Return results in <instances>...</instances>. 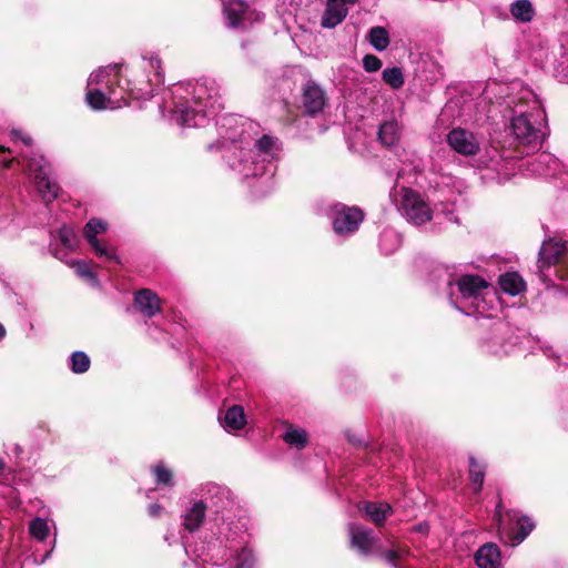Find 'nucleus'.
Listing matches in <instances>:
<instances>
[{
    "label": "nucleus",
    "mask_w": 568,
    "mask_h": 568,
    "mask_svg": "<svg viewBox=\"0 0 568 568\" xmlns=\"http://www.w3.org/2000/svg\"><path fill=\"white\" fill-rule=\"evenodd\" d=\"M333 212L332 227L341 236H347L357 232L365 219L364 211L356 205L348 206L337 203L334 205Z\"/></svg>",
    "instance_id": "obj_2"
},
{
    "label": "nucleus",
    "mask_w": 568,
    "mask_h": 568,
    "mask_svg": "<svg viewBox=\"0 0 568 568\" xmlns=\"http://www.w3.org/2000/svg\"><path fill=\"white\" fill-rule=\"evenodd\" d=\"M207 506L203 500H197L184 515L183 526L189 532L197 531L204 523Z\"/></svg>",
    "instance_id": "obj_14"
},
{
    "label": "nucleus",
    "mask_w": 568,
    "mask_h": 568,
    "mask_svg": "<svg viewBox=\"0 0 568 568\" xmlns=\"http://www.w3.org/2000/svg\"><path fill=\"white\" fill-rule=\"evenodd\" d=\"M10 162H11V161H9V162H7V163H6V168H10Z\"/></svg>",
    "instance_id": "obj_47"
},
{
    "label": "nucleus",
    "mask_w": 568,
    "mask_h": 568,
    "mask_svg": "<svg viewBox=\"0 0 568 568\" xmlns=\"http://www.w3.org/2000/svg\"><path fill=\"white\" fill-rule=\"evenodd\" d=\"M498 284L503 292L515 296L525 291V282L516 272H508L499 275Z\"/></svg>",
    "instance_id": "obj_15"
},
{
    "label": "nucleus",
    "mask_w": 568,
    "mask_h": 568,
    "mask_svg": "<svg viewBox=\"0 0 568 568\" xmlns=\"http://www.w3.org/2000/svg\"><path fill=\"white\" fill-rule=\"evenodd\" d=\"M513 17L521 22H530L534 18L535 10L529 0H517L510 7Z\"/></svg>",
    "instance_id": "obj_21"
},
{
    "label": "nucleus",
    "mask_w": 568,
    "mask_h": 568,
    "mask_svg": "<svg viewBox=\"0 0 568 568\" xmlns=\"http://www.w3.org/2000/svg\"><path fill=\"white\" fill-rule=\"evenodd\" d=\"M97 78L98 83H105V95L108 97V101L113 102V97L114 101H119V99L116 98V88L119 87L118 71H115L114 74L102 71L97 75Z\"/></svg>",
    "instance_id": "obj_24"
},
{
    "label": "nucleus",
    "mask_w": 568,
    "mask_h": 568,
    "mask_svg": "<svg viewBox=\"0 0 568 568\" xmlns=\"http://www.w3.org/2000/svg\"><path fill=\"white\" fill-rule=\"evenodd\" d=\"M224 426L234 430L242 429L246 424L244 409L240 405H233L224 415Z\"/></svg>",
    "instance_id": "obj_20"
},
{
    "label": "nucleus",
    "mask_w": 568,
    "mask_h": 568,
    "mask_svg": "<svg viewBox=\"0 0 568 568\" xmlns=\"http://www.w3.org/2000/svg\"><path fill=\"white\" fill-rule=\"evenodd\" d=\"M347 12L348 9L343 3L337 0H328L322 17V27L328 29L336 27L346 18Z\"/></svg>",
    "instance_id": "obj_13"
},
{
    "label": "nucleus",
    "mask_w": 568,
    "mask_h": 568,
    "mask_svg": "<svg viewBox=\"0 0 568 568\" xmlns=\"http://www.w3.org/2000/svg\"><path fill=\"white\" fill-rule=\"evenodd\" d=\"M495 515L500 518L501 517V500L498 501L497 506H496V513Z\"/></svg>",
    "instance_id": "obj_41"
},
{
    "label": "nucleus",
    "mask_w": 568,
    "mask_h": 568,
    "mask_svg": "<svg viewBox=\"0 0 568 568\" xmlns=\"http://www.w3.org/2000/svg\"><path fill=\"white\" fill-rule=\"evenodd\" d=\"M196 116V112L191 108H183L178 111L176 122L181 126H194L196 123L194 119Z\"/></svg>",
    "instance_id": "obj_32"
},
{
    "label": "nucleus",
    "mask_w": 568,
    "mask_h": 568,
    "mask_svg": "<svg viewBox=\"0 0 568 568\" xmlns=\"http://www.w3.org/2000/svg\"><path fill=\"white\" fill-rule=\"evenodd\" d=\"M21 141L26 144V145H31L32 144V138L30 135H23L21 138Z\"/></svg>",
    "instance_id": "obj_40"
},
{
    "label": "nucleus",
    "mask_w": 568,
    "mask_h": 568,
    "mask_svg": "<svg viewBox=\"0 0 568 568\" xmlns=\"http://www.w3.org/2000/svg\"><path fill=\"white\" fill-rule=\"evenodd\" d=\"M327 97L325 91L314 81H308L303 88L302 102L305 112L314 116L324 110Z\"/></svg>",
    "instance_id": "obj_6"
},
{
    "label": "nucleus",
    "mask_w": 568,
    "mask_h": 568,
    "mask_svg": "<svg viewBox=\"0 0 568 568\" xmlns=\"http://www.w3.org/2000/svg\"><path fill=\"white\" fill-rule=\"evenodd\" d=\"M378 140L382 144L390 146L394 145L397 135H396V124L394 122H384L379 125L378 130Z\"/></svg>",
    "instance_id": "obj_27"
},
{
    "label": "nucleus",
    "mask_w": 568,
    "mask_h": 568,
    "mask_svg": "<svg viewBox=\"0 0 568 568\" xmlns=\"http://www.w3.org/2000/svg\"><path fill=\"white\" fill-rule=\"evenodd\" d=\"M351 546L364 556L372 554L378 539L374 537L373 530L352 524L349 526Z\"/></svg>",
    "instance_id": "obj_8"
},
{
    "label": "nucleus",
    "mask_w": 568,
    "mask_h": 568,
    "mask_svg": "<svg viewBox=\"0 0 568 568\" xmlns=\"http://www.w3.org/2000/svg\"><path fill=\"white\" fill-rule=\"evenodd\" d=\"M11 136H12V139H13V140H17V139H20V140H21V138H22L23 135H22V132H21V131H19V130H12V131H11Z\"/></svg>",
    "instance_id": "obj_39"
},
{
    "label": "nucleus",
    "mask_w": 568,
    "mask_h": 568,
    "mask_svg": "<svg viewBox=\"0 0 568 568\" xmlns=\"http://www.w3.org/2000/svg\"><path fill=\"white\" fill-rule=\"evenodd\" d=\"M337 1H338V2H341V3H343V4L345 6L346 3L354 4V3H356L358 0H337Z\"/></svg>",
    "instance_id": "obj_43"
},
{
    "label": "nucleus",
    "mask_w": 568,
    "mask_h": 568,
    "mask_svg": "<svg viewBox=\"0 0 568 568\" xmlns=\"http://www.w3.org/2000/svg\"><path fill=\"white\" fill-rule=\"evenodd\" d=\"M368 40L377 51H384L389 44L388 31L384 27H373L368 32Z\"/></svg>",
    "instance_id": "obj_25"
},
{
    "label": "nucleus",
    "mask_w": 568,
    "mask_h": 568,
    "mask_svg": "<svg viewBox=\"0 0 568 568\" xmlns=\"http://www.w3.org/2000/svg\"><path fill=\"white\" fill-rule=\"evenodd\" d=\"M248 6L242 0H231L224 4V14L232 28H237L246 14Z\"/></svg>",
    "instance_id": "obj_16"
},
{
    "label": "nucleus",
    "mask_w": 568,
    "mask_h": 568,
    "mask_svg": "<svg viewBox=\"0 0 568 568\" xmlns=\"http://www.w3.org/2000/svg\"><path fill=\"white\" fill-rule=\"evenodd\" d=\"M456 285L464 298L478 297L483 290H486L488 282L475 274H464L457 281Z\"/></svg>",
    "instance_id": "obj_11"
},
{
    "label": "nucleus",
    "mask_w": 568,
    "mask_h": 568,
    "mask_svg": "<svg viewBox=\"0 0 568 568\" xmlns=\"http://www.w3.org/2000/svg\"><path fill=\"white\" fill-rule=\"evenodd\" d=\"M6 336V328L4 326L0 323V341Z\"/></svg>",
    "instance_id": "obj_42"
},
{
    "label": "nucleus",
    "mask_w": 568,
    "mask_h": 568,
    "mask_svg": "<svg viewBox=\"0 0 568 568\" xmlns=\"http://www.w3.org/2000/svg\"><path fill=\"white\" fill-rule=\"evenodd\" d=\"M151 471L154 476V481L159 486H174L173 471L163 463L160 462L151 467Z\"/></svg>",
    "instance_id": "obj_23"
},
{
    "label": "nucleus",
    "mask_w": 568,
    "mask_h": 568,
    "mask_svg": "<svg viewBox=\"0 0 568 568\" xmlns=\"http://www.w3.org/2000/svg\"><path fill=\"white\" fill-rule=\"evenodd\" d=\"M273 144H274L273 139L268 135H263L256 142L258 150L264 153L270 152L273 148Z\"/></svg>",
    "instance_id": "obj_35"
},
{
    "label": "nucleus",
    "mask_w": 568,
    "mask_h": 568,
    "mask_svg": "<svg viewBox=\"0 0 568 568\" xmlns=\"http://www.w3.org/2000/svg\"><path fill=\"white\" fill-rule=\"evenodd\" d=\"M507 131L514 136V141L508 143L507 148L517 149L523 145L535 149L537 146L539 131L525 114L514 116Z\"/></svg>",
    "instance_id": "obj_4"
},
{
    "label": "nucleus",
    "mask_w": 568,
    "mask_h": 568,
    "mask_svg": "<svg viewBox=\"0 0 568 568\" xmlns=\"http://www.w3.org/2000/svg\"><path fill=\"white\" fill-rule=\"evenodd\" d=\"M254 562L255 559L252 551L243 548L240 552L236 554L235 565L233 568H253Z\"/></svg>",
    "instance_id": "obj_31"
},
{
    "label": "nucleus",
    "mask_w": 568,
    "mask_h": 568,
    "mask_svg": "<svg viewBox=\"0 0 568 568\" xmlns=\"http://www.w3.org/2000/svg\"><path fill=\"white\" fill-rule=\"evenodd\" d=\"M555 266V273L562 281L568 280V250L564 243L546 241L539 251V268Z\"/></svg>",
    "instance_id": "obj_1"
},
{
    "label": "nucleus",
    "mask_w": 568,
    "mask_h": 568,
    "mask_svg": "<svg viewBox=\"0 0 568 568\" xmlns=\"http://www.w3.org/2000/svg\"><path fill=\"white\" fill-rule=\"evenodd\" d=\"M447 142L456 152L469 156L479 151V143L474 134L464 129H454L447 135Z\"/></svg>",
    "instance_id": "obj_7"
},
{
    "label": "nucleus",
    "mask_w": 568,
    "mask_h": 568,
    "mask_svg": "<svg viewBox=\"0 0 568 568\" xmlns=\"http://www.w3.org/2000/svg\"><path fill=\"white\" fill-rule=\"evenodd\" d=\"M6 151H8V149H7V148H4V146H0V152H6Z\"/></svg>",
    "instance_id": "obj_46"
},
{
    "label": "nucleus",
    "mask_w": 568,
    "mask_h": 568,
    "mask_svg": "<svg viewBox=\"0 0 568 568\" xmlns=\"http://www.w3.org/2000/svg\"><path fill=\"white\" fill-rule=\"evenodd\" d=\"M6 463L2 458H0V473L4 469Z\"/></svg>",
    "instance_id": "obj_45"
},
{
    "label": "nucleus",
    "mask_w": 568,
    "mask_h": 568,
    "mask_svg": "<svg viewBox=\"0 0 568 568\" xmlns=\"http://www.w3.org/2000/svg\"><path fill=\"white\" fill-rule=\"evenodd\" d=\"M417 531L427 534L428 532V525L427 524H419L416 528Z\"/></svg>",
    "instance_id": "obj_38"
},
{
    "label": "nucleus",
    "mask_w": 568,
    "mask_h": 568,
    "mask_svg": "<svg viewBox=\"0 0 568 568\" xmlns=\"http://www.w3.org/2000/svg\"><path fill=\"white\" fill-rule=\"evenodd\" d=\"M382 79L394 90L400 89L405 82L402 69L398 67L384 69L382 72Z\"/></svg>",
    "instance_id": "obj_26"
},
{
    "label": "nucleus",
    "mask_w": 568,
    "mask_h": 568,
    "mask_svg": "<svg viewBox=\"0 0 568 568\" xmlns=\"http://www.w3.org/2000/svg\"><path fill=\"white\" fill-rule=\"evenodd\" d=\"M29 532L33 538L43 541L49 535V526L44 519L37 517L29 523Z\"/></svg>",
    "instance_id": "obj_29"
},
{
    "label": "nucleus",
    "mask_w": 568,
    "mask_h": 568,
    "mask_svg": "<svg viewBox=\"0 0 568 568\" xmlns=\"http://www.w3.org/2000/svg\"><path fill=\"white\" fill-rule=\"evenodd\" d=\"M81 274H82V275H85V276H93V273H92L90 270H88V268L83 270V271L81 272Z\"/></svg>",
    "instance_id": "obj_44"
},
{
    "label": "nucleus",
    "mask_w": 568,
    "mask_h": 568,
    "mask_svg": "<svg viewBox=\"0 0 568 568\" xmlns=\"http://www.w3.org/2000/svg\"><path fill=\"white\" fill-rule=\"evenodd\" d=\"M87 103L94 110L105 109L108 97L101 89L89 90L85 95Z\"/></svg>",
    "instance_id": "obj_30"
},
{
    "label": "nucleus",
    "mask_w": 568,
    "mask_h": 568,
    "mask_svg": "<svg viewBox=\"0 0 568 568\" xmlns=\"http://www.w3.org/2000/svg\"><path fill=\"white\" fill-rule=\"evenodd\" d=\"M358 510L363 513L376 527H383L386 519L392 516L393 507L385 501H362Z\"/></svg>",
    "instance_id": "obj_9"
},
{
    "label": "nucleus",
    "mask_w": 568,
    "mask_h": 568,
    "mask_svg": "<svg viewBox=\"0 0 568 568\" xmlns=\"http://www.w3.org/2000/svg\"><path fill=\"white\" fill-rule=\"evenodd\" d=\"M36 185L45 202L50 203L57 199L59 185L54 182H51L49 178L43 175L41 172L36 174Z\"/></svg>",
    "instance_id": "obj_19"
},
{
    "label": "nucleus",
    "mask_w": 568,
    "mask_h": 568,
    "mask_svg": "<svg viewBox=\"0 0 568 568\" xmlns=\"http://www.w3.org/2000/svg\"><path fill=\"white\" fill-rule=\"evenodd\" d=\"M469 469L468 477L470 483L474 486V493L480 494L483 490L486 466L478 462L474 456H469L468 458Z\"/></svg>",
    "instance_id": "obj_17"
},
{
    "label": "nucleus",
    "mask_w": 568,
    "mask_h": 568,
    "mask_svg": "<svg viewBox=\"0 0 568 568\" xmlns=\"http://www.w3.org/2000/svg\"><path fill=\"white\" fill-rule=\"evenodd\" d=\"M382 60L374 54H366L363 58V68L366 72H376L382 68Z\"/></svg>",
    "instance_id": "obj_33"
},
{
    "label": "nucleus",
    "mask_w": 568,
    "mask_h": 568,
    "mask_svg": "<svg viewBox=\"0 0 568 568\" xmlns=\"http://www.w3.org/2000/svg\"><path fill=\"white\" fill-rule=\"evenodd\" d=\"M106 222L93 217L84 225L83 235L98 256L104 257L109 263L119 264L120 261L115 251L103 246L97 237L98 234L106 232Z\"/></svg>",
    "instance_id": "obj_5"
},
{
    "label": "nucleus",
    "mask_w": 568,
    "mask_h": 568,
    "mask_svg": "<svg viewBox=\"0 0 568 568\" xmlns=\"http://www.w3.org/2000/svg\"><path fill=\"white\" fill-rule=\"evenodd\" d=\"M475 562L479 568H499V547L494 542L483 545L475 554Z\"/></svg>",
    "instance_id": "obj_12"
},
{
    "label": "nucleus",
    "mask_w": 568,
    "mask_h": 568,
    "mask_svg": "<svg viewBox=\"0 0 568 568\" xmlns=\"http://www.w3.org/2000/svg\"><path fill=\"white\" fill-rule=\"evenodd\" d=\"M282 437L286 444L294 446L297 449H303L308 444L307 433L301 428L297 429L290 426Z\"/></svg>",
    "instance_id": "obj_22"
},
{
    "label": "nucleus",
    "mask_w": 568,
    "mask_h": 568,
    "mask_svg": "<svg viewBox=\"0 0 568 568\" xmlns=\"http://www.w3.org/2000/svg\"><path fill=\"white\" fill-rule=\"evenodd\" d=\"M535 523L528 516H521L517 519L516 528L509 532V539L513 545H519L534 530Z\"/></svg>",
    "instance_id": "obj_18"
},
{
    "label": "nucleus",
    "mask_w": 568,
    "mask_h": 568,
    "mask_svg": "<svg viewBox=\"0 0 568 568\" xmlns=\"http://www.w3.org/2000/svg\"><path fill=\"white\" fill-rule=\"evenodd\" d=\"M400 210L414 225L425 224L433 217V212L422 195L408 187L402 189Z\"/></svg>",
    "instance_id": "obj_3"
},
{
    "label": "nucleus",
    "mask_w": 568,
    "mask_h": 568,
    "mask_svg": "<svg viewBox=\"0 0 568 568\" xmlns=\"http://www.w3.org/2000/svg\"><path fill=\"white\" fill-rule=\"evenodd\" d=\"M384 558L390 562V564H396V561L398 560L399 556H398V552L396 550H387L384 552Z\"/></svg>",
    "instance_id": "obj_36"
},
{
    "label": "nucleus",
    "mask_w": 568,
    "mask_h": 568,
    "mask_svg": "<svg viewBox=\"0 0 568 568\" xmlns=\"http://www.w3.org/2000/svg\"><path fill=\"white\" fill-rule=\"evenodd\" d=\"M134 305L146 317H153L161 311V300L150 288H141L135 292Z\"/></svg>",
    "instance_id": "obj_10"
},
{
    "label": "nucleus",
    "mask_w": 568,
    "mask_h": 568,
    "mask_svg": "<svg viewBox=\"0 0 568 568\" xmlns=\"http://www.w3.org/2000/svg\"><path fill=\"white\" fill-rule=\"evenodd\" d=\"M162 509L163 507L160 504L155 503L149 506L148 513L152 517H158L161 514Z\"/></svg>",
    "instance_id": "obj_37"
},
{
    "label": "nucleus",
    "mask_w": 568,
    "mask_h": 568,
    "mask_svg": "<svg viewBox=\"0 0 568 568\" xmlns=\"http://www.w3.org/2000/svg\"><path fill=\"white\" fill-rule=\"evenodd\" d=\"M91 365L90 357L81 351H77L71 355V371L75 374H83L89 371Z\"/></svg>",
    "instance_id": "obj_28"
},
{
    "label": "nucleus",
    "mask_w": 568,
    "mask_h": 568,
    "mask_svg": "<svg viewBox=\"0 0 568 568\" xmlns=\"http://www.w3.org/2000/svg\"><path fill=\"white\" fill-rule=\"evenodd\" d=\"M59 240L64 247L71 248L75 241L74 232L71 229L63 226L59 231Z\"/></svg>",
    "instance_id": "obj_34"
}]
</instances>
